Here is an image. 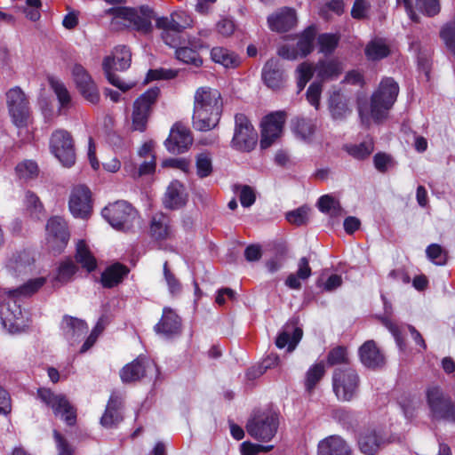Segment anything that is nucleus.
<instances>
[{"label":"nucleus","instance_id":"obj_1","mask_svg":"<svg viewBox=\"0 0 455 455\" xmlns=\"http://www.w3.org/2000/svg\"><path fill=\"white\" fill-rule=\"evenodd\" d=\"M106 15L112 16L110 25L113 29L132 28L143 34L152 31V20L162 30V38L171 47H176L180 43V34L190 26L183 12L172 13L170 17L156 18L153 8L141 5L138 9L132 7H112L105 11Z\"/></svg>","mask_w":455,"mask_h":455},{"label":"nucleus","instance_id":"obj_2","mask_svg":"<svg viewBox=\"0 0 455 455\" xmlns=\"http://www.w3.org/2000/svg\"><path fill=\"white\" fill-rule=\"evenodd\" d=\"M398 93L399 86L393 78L386 77L382 79L378 89L372 93L370 103H358V112L362 124L369 127L371 120L379 124L387 119Z\"/></svg>","mask_w":455,"mask_h":455},{"label":"nucleus","instance_id":"obj_3","mask_svg":"<svg viewBox=\"0 0 455 455\" xmlns=\"http://www.w3.org/2000/svg\"><path fill=\"white\" fill-rule=\"evenodd\" d=\"M223 108L220 92L209 86L199 87L194 95L193 126L198 131H210L220 122Z\"/></svg>","mask_w":455,"mask_h":455},{"label":"nucleus","instance_id":"obj_4","mask_svg":"<svg viewBox=\"0 0 455 455\" xmlns=\"http://www.w3.org/2000/svg\"><path fill=\"white\" fill-rule=\"evenodd\" d=\"M132 61V53L124 45L114 49L112 55L107 56L102 62V68L108 82L118 89L125 92L132 88V84L123 83L115 71H124L129 68Z\"/></svg>","mask_w":455,"mask_h":455},{"label":"nucleus","instance_id":"obj_5","mask_svg":"<svg viewBox=\"0 0 455 455\" xmlns=\"http://www.w3.org/2000/svg\"><path fill=\"white\" fill-rule=\"evenodd\" d=\"M426 396L432 419L455 422V403L440 387H428Z\"/></svg>","mask_w":455,"mask_h":455},{"label":"nucleus","instance_id":"obj_6","mask_svg":"<svg viewBox=\"0 0 455 455\" xmlns=\"http://www.w3.org/2000/svg\"><path fill=\"white\" fill-rule=\"evenodd\" d=\"M360 378L355 369L349 366L338 367L332 374V389L342 402L353 400L359 390Z\"/></svg>","mask_w":455,"mask_h":455},{"label":"nucleus","instance_id":"obj_7","mask_svg":"<svg viewBox=\"0 0 455 455\" xmlns=\"http://www.w3.org/2000/svg\"><path fill=\"white\" fill-rule=\"evenodd\" d=\"M102 216L117 230L127 231L140 224L137 211L125 201H116L105 207Z\"/></svg>","mask_w":455,"mask_h":455},{"label":"nucleus","instance_id":"obj_8","mask_svg":"<svg viewBox=\"0 0 455 455\" xmlns=\"http://www.w3.org/2000/svg\"><path fill=\"white\" fill-rule=\"evenodd\" d=\"M278 425V415L275 412L263 411L249 419L246 430L254 439L268 442L275 435Z\"/></svg>","mask_w":455,"mask_h":455},{"label":"nucleus","instance_id":"obj_9","mask_svg":"<svg viewBox=\"0 0 455 455\" xmlns=\"http://www.w3.org/2000/svg\"><path fill=\"white\" fill-rule=\"evenodd\" d=\"M38 398L52 408L53 413L60 418L68 426H74L76 422V411L67 397L61 394H55L51 389L42 387L37 390Z\"/></svg>","mask_w":455,"mask_h":455},{"label":"nucleus","instance_id":"obj_10","mask_svg":"<svg viewBox=\"0 0 455 455\" xmlns=\"http://www.w3.org/2000/svg\"><path fill=\"white\" fill-rule=\"evenodd\" d=\"M258 134L248 117L243 114H236L231 146L237 150L249 152L256 146Z\"/></svg>","mask_w":455,"mask_h":455},{"label":"nucleus","instance_id":"obj_11","mask_svg":"<svg viewBox=\"0 0 455 455\" xmlns=\"http://www.w3.org/2000/svg\"><path fill=\"white\" fill-rule=\"evenodd\" d=\"M159 92L156 87L151 88L134 101L132 114V131L142 132L146 130L151 108L155 104Z\"/></svg>","mask_w":455,"mask_h":455},{"label":"nucleus","instance_id":"obj_12","mask_svg":"<svg viewBox=\"0 0 455 455\" xmlns=\"http://www.w3.org/2000/svg\"><path fill=\"white\" fill-rule=\"evenodd\" d=\"M50 148L63 166L70 167L75 164L74 141L68 132L61 129L55 131L51 136Z\"/></svg>","mask_w":455,"mask_h":455},{"label":"nucleus","instance_id":"obj_13","mask_svg":"<svg viewBox=\"0 0 455 455\" xmlns=\"http://www.w3.org/2000/svg\"><path fill=\"white\" fill-rule=\"evenodd\" d=\"M7 106L13 124L17 127H26L30 119L28 100L20 87L10 89L6 93Z\"/></svg>","mask_w":455,"mask_h":455},{"label":"nucleus","instance_id":"obj_14","mask_svg":"<svg viewBox=\"0 0 455 455\" xmlns=\"http://www.w3.org/2000/svg\"><path fill=\"white\" fill-rule=\"evenodd\" d=\"M46 231L49 248L54 252L60 253L69 240L66 221L60 217H52L47 222Z\"/></svg>","mask_w":455,"mask_h":455},{"label":"nucleus","instance_id":"obj_15","mask_svg":"<svg viewBox=\"0 0 455 455\" xmlns=\"http://www.w3.org/2000/svg\"><path fill=\"white\" fill-rule=\"evenodd\" d=\"M286 114L284 111H277L267 116L262 121L260 146L262 148H269L273 142L280 137Z\"/></svg>","mask_w":455,"mask_h":455},{"label":"nucleus","instance_id":"obj_16","mask_svg":"<svg viewBox=\"0 0 455 455\" xmlns=\"http://www.w3.org/2000/svg\"><path fill=\"white\" fill-rule=\"evenodd\" d=\"M390 443L389 438L382 431L368 428L358 436V448L364 455H376L382 448Z\"/></svg>","mask_w":455,"mask_h":455},{"label":"nucleus","instance_id":"obj_17","mask_svg":"<svg viewBox=\"0 0 455 455\" xmlns=\"http://www.w3.org/2000/svg\"><path fill=\"white\" fill-rule=\"evenodd\" d=\"M261 78L267 88L273 91L283 89L286 83V75L281 61L276 58L269 59L263 66Z\"/></svg>","mask_w":455,"mask_h":455},{"label":"nucleus","instance_id":"obj_18","mask_svg":"<svg viewBox=\"0 0 455 455\" xmlns=\"http://www.w3.org/2000/svg\"><path fill=\"white\" fill-rule=\"evenodd\" d=\"M69 210L76 218L85 219L92 211L91 192L84 186H77L73 188L69 202Z\"/></svg>","mask_w":455,"mask_h":455},{"label":"nucleus","instance_id":"obj_19","mask_svg":"<svg viewBox=\"0 0 455 455\" xmlns=\"http://www.w3.org/2000/svg\"><path fill=\"white\" fill-rule=\"evenodd\" d=\"M192 141L189 130L180 124H175L171 129L164 145L170 153L181 154L188 148Z\"/></svg>","mask_w":455,"mask_h":455},{"label":"nucleus","instance_id":"obj_20","mask_svg":"<svg viewBox=\"0 0 455 455\" xmlns=\"http://www.w3.org/2000/svg\"><path fill=\"white\" fill-rule=\"evenodd\" d=\"M74 80L81 94L91 103L100 100L99 91L89 74L81 65H75L72 70Z\"/></svg>","mask_w":455,"mask_h":455},{"label":"nucleus","instance_id":"obj_21","mask_svg":"<svg viewBox=\"0 0 455 455\" xmlns=\"http://www.w3.org/2000/svg\"><path fill=\"white\" fill-rule=\"evenodd\" d=\"M149 370H154L156 373L158 372L153 362L146 358L138 357L121 370L120 377L123 382H133L146 376L147 371Z\"/></svg>","mask_w":455,"mask_h":455},{"label":"nucleus","instance_id":"obj_22","mask_svg":"<svg viewBox=\"0 0 455 455\" xmlns=\"http://www.w3.org/2000/svg\"><path fill=\"white\" fill-rule=\"evenodd\" d=\"M1 320L3 326L9 333L14 334L23 331L25 324L22 320V311L16 302L13 305L8 304L1 309Z\"/></svg>","mask_w":455,"mask_h":455},{"label":"nucleus","instance_id":"obj_23","mask_svg":"<svg viewBox=\"0 0 455 455\" xmlns=\"http://www.w3.org/2000/svg\"><path fill=\"white\" fill-rule=\"evenodd\" d=\"M297 22V17L293 9L284 7L271 14L267 18V24L272 31L286 32L291 29Z\"/></svg>","mask_w":455,"mask_h":455},{"label":"nucleus","instance_id":"obj_24","mask_svg":"<svg viewBox=\"0 0 455 455\" xmlns=\"http://www.w3.org/2000/svg\"><path fill=\"white\" fill-rule=\"evenodd\" d=\"M318 455H353V451L343 438L331 435L319 443Z\"/></svg>","mask_w":455,"mask_h":455},{"label":"nucleus","instance_id":"obj_25","mask_svg":"<svg viewBox=\"0 0 455 455\" xmlns=\"http://www.w3.org/2000/svg\"><path fill=\"white\" fill-rule=\"evenodd\" d=\"M188 201L184 186L178 180H172L164 194V204L166 208L176 210L183 207Z\"/></svg>","mask_w":455,"mask_h":455},{"label":"nucleus","instance_id":"obj_26","mask_svg":"<svg viewBox=\"0 0 455 455\" xmlns=\"http://www.w3.org/2000/svg\"><path fill=\"white\" fill-rule=\"evenodd\" d=\"M121 407L122 402L120 397L111 395L105 412L100 419V424L107 428L116 427L123 420Z\"/></svg>","mask_w":455,"mask_h":455},{"label":"nucleus","instance_id":"obj_27","mask_svg":"<svg viewBox=\"0 0 455 455\" xmlns=\"http://www.w3.org/2000/svg\"><path fill=\"white\" fill-rule=\"evenodd\" d=\"M34 259L28 251L14 253L9 258L6 268L15 275H26L31 272Z\"/></svg>","mask_w":455,"mask_h":455},{"label":"nucleus","instance_id":"obj_28","mask_svg":"<svg viewBox=\"0 0 455 455\" xmlns=\"http://www.w3.org/2000/svg\"><path fill=\"white\" fill-rule=\"evenodd\" d=\"M180 330V319L171 308L165 307L159 323L155 326V331L166 337L179 333Z\"/></svg>","mask_w":455,"mask_h":455},{"label":"nucleus","instance_id":"obj_29","mask_svg":"<svg viewBox=\"0 0 455 455\" xmlns=\"http://www.w3.org/2000/svg\"><path fill=\"white\" fill-rule=\"evenodd\" d=\"M361 362L368 368H377L384 364V356L373 340L364 342L360 349Z\"/></svg>","mask_w":455,"mask_h":455},{"label":"nucleus","instance_id":"obj_30","mask_svg":"<svg viewBox=\"0 0 455 455\" xmlns=\"http://www.w3.org/2000/svg\"><path fill=\"white\" fill-rule=\"evenodd\" d=\"M302 335L303 331L300 328L287 324L276 338L275 345L279 348H283L287 346V350L291 352L300 341Z\"/></svg>","mask_w":455,"mask_h":455},{"label":"nucleus","instance_id":"obj_31","mask_svg":"<svg viewBox=\"0 0 455 455\" xmlns=\"http://www.w3.org/2000/svg\"><path fill=\"white\" fill-rule=\"evenodd\" d=\"M62 325L65 336L70 341H76L85 335L88 331V326L84 321L70 316L64 317Z\"/></svg>","mask_w":455,"mask_h":455},{"label":"nucleus","instance_id":"obj_32","mask_svg":"<svg viewBox=\"0 0 455 455\" xmlns=\"http://www.w3.org/2000/svg\"><path fill=\"white\" fill-rule=\"evenodd\" d=\"M46 282L44 277L30 279L16 289L5 290L4 292L12 299L28 297L36 293Z\"/></svg>","mask_w":455,"mask_h":455},{"label":"nucleus","instance_id":"obj_33","mask_svg":"<svg viewBox=\"0 0 455 455\" xmlns=\"http://www.w3.org/2000/svg\"><path fill=\"white\" fill-rule=\"evenodd\" d=\"M128 272L125 266L116 263L102 273L101 283L104 287L112 288L121 283Z\"/></svg>","mask_w":455,"mask_h":455},{"label":"nucleus","instance_id":"obj_34","mask_svg":"<svg viewBox=\"0 0 455 455\" xmlns=\"http://www.w3.org/2000/svg\"><path fill=\"white\" fill-rule=\"evenodd\" d=\"M151 235L156 240H164L170 236V219L163 214H156L151 220L150 224Z\"/></svg>","mask_w":455,"mask_h":455},{"label":"nucleus","instance_id":"obj_35","mask_svg":"<svg viewBox=\"0 0 455 455\" xmlns=\"http://www.w3.org/2000/svg\"><path fill=\"white\" fill-rule=\"evenodd\" d=\"M212 60L227 68H234L239 66L240 58L235 52L223 48L214 47L211 51Z\"/></svg>","mask_w":455,"mask_h":455},{"label":"nucleus","instance_id":"obj_36","mask_svg":"<svg viewBox=\"0 0 455 455\" xmlns=\"http://www.w3.org/2000/svg\"><path fill=\"white\" fill-rule=\"evenodd\" d=\"M76 261L85 268L88 272L93 271L97 267L95 257L91 252L88 245L81 240L76 243Z\"/></svg>","mask_w":455,"mask_h":455},{"label":"nucleus","instance_id":"obj_37","mask_svg":"<svg viewBox=\"0 0 455 455\" xmlns=\"http://www.w3.org/2000/svg\"><path fill=\"white\" fill-rule=\"evenodd\" d=\"M316 32V28L312 25L307 27L299 36L296 49L300 57H306L313 51Z\"/></svg>","mask_w":455,"mask_h":455},{"label":"nucleus","instance_id":"obj_38","mask_svg":"<svg viewBox=\"0 0 455 455\" xmlns=\"http://www.w3.org/2000/svg\"><path fill=\"white\" fill-rule=\"evenodd\" d=\"M15 172L20 180L29 181L38 176L39 168L36 162L24 160L17 164Z\"/></svg>","mask_w":455,"mask_h":455},{"label":"nucleus","instance_id":"obj_39","mask_svg":"<svg viewBox=\"0 0 455 455\" xmlns=\"http://www.w3.org/2000/svg\"><path fill=\"white\" fill-rule=\"evenodd\" d=\"M317 77L322 80L332 79L336 77L341 71L339 64L336 61H319L315 68Z\"/></svg>","mask_w":455,"mask_h":455},{"label":"nucleus","instance_id":"obj_40","mask_svg":"<svg viewBox=\"0 0 455 455\" xmlns=\"http://www.w3.org/2000/svg\"><path fill=\"white\" fill-rule=\"evenodd\" d=\"M317 206L322 212L326 213L331 217H338L343 214V210L339 203L328 195L323 196L319 198Z\"/></svg>","mask_w":455,"mask_h":455},{"label":"nucleus","instance_id":"obj_41","mask_svg":"<svg viewBox=\"0 0 455 455\" xmlns=\"http://www.w3.org/2000/svg\"><path fill=\"white\" fill-rule=\"evenodd\" d=\"M293 132L300 140L309 141L315 132V124L311 120L299 118L294 123Z\"/></svg>","mask_w":455,"mask_h":455},{"label":"nucleus","instance_id":"obj_42","mask_svg":"<svg viewBox=\"0 0 455 455\" xmlns=\"http://www.w3.org/2000/svg\"><path fill=\"white\" fill-rule=\"evenodd\" d=\"M388 54L389 49L382 40H372L365 47V55L370 60H379Z\"/></svg>","mask_w":455,"mask_h":455},{"label":"nucleus","instance_id":"obj_43","mask_svg":"<svg viewBox=\"0 0 455 455\" xmlns=\"http://www.w3.org/2000/svg\"><path fill=\"white\" fill-rule=\"evenodd\" d=\"M330 109L333 118L343 119L352 113L347 102L339 95H334L331 98Z\"/></svg>","mask_w":455,"mask_h":455},{"label":"nucleus","instance_id":"obj_44","mask_svg":"<svg viewBox=\"0 0 455 455\" xmlns=\"http://www.w3.org/2000/svg\"><path fill=\"white\" fill-rule=\"evenodd\" d=\"M346 150L354 158L362 160L373 152L374 144L371 140H367L356 145L347 146Z\"/></svg>","mask_w":455,"mask_h":455},{"label":"nucleus","instance_id":"obj_45","mask_svg":"<svg viewBox=\"0 0 455 455\" xmlns=\"http://www.w3.org/2000/svg\"><path fill=\"white\" fill-rule=\"evenodd\" d=\"M175 54L179 60L186 64H191L195 67H200L203 64V60L199 54L192 48L180 47L176 50Z\"/></svg>","mask_w":455,"mask_h":455},{"label":"nucleus","instance_id":"obj_46","mask_svg":"<svg viewBox=\"0 0 455 455\" xmlns=\"http://www.w3.org/2000/svg\"><path fill=\"white\" fill-rule=\"evenodd\" d=\"M50 85L58 98L60 108H68L71 101V97L65 84L60 80L51 78Z\"/></svg>","mask_w":455,"mask_h":455},{"label":"nucleus","instance_id":"obj_47","mask_svg":"<svg viewBox=\"0 0 455 455\" xmlns=\"http://www.w3.org/2000/svg\"><path fill=\"white\" fill-rule=\"evenodd\" d=\"M325 370L323 363L313 365L307 372L305 386L307 391H312L316 383L324 375Z\"/></svg>","mask_w":455,"mask_h":455},{"label":"nucleus","instance_id":"obj_48","mask_svg":"<svg viewBox=\"0 0 455 455\" xmlns=\"http://www.w3.org/2000/svg\"><path fill=\"white\" fill-rule=\"evenodd\" d=\"M163 272L164 278L165 280L170 294H172V296H177L180 294L182 285L179 279L176 277V275L169 268L167 261L164 263Z\"/></svg>","mask_w":455,"mask_h":455},{"label":"nucleus","instance_id":"obj_49","mask_svg":"<svg viewBox=\"0 0 455 455\" xmlns=\"http://www.w3.org/2000/svg\"><path fill=\"white\" fill-rule=\"evenodd\" d=\"M339 37L335 34H321L317 38L320 52L324 54L331 53L338 45Z\"/></svg>","mask_w":455,"mask_h":455},{"label":"nucleus","instance_id":"obj_50","mask_svg":"<svg viewBox=\"0 0 455 455\" xmlns=\"http://www.w3.org/2000/svg\"><path fill=\"white\" fill-rule=\"evenodd\" d=\"M296 72L298 92H300L305 88L307 82L312 78L314 69L310 64L304 62L298 66Z\"/></svg>","mask_w":455,"mask_h":455},{"label":"nucleus","instance_id":"obj_51","mask_svg":"<svg viewBox=\"0 0 455 455\" xmlns=\"http://www.w3.org/2000/svg\"><path fill=\"white\" fill-rule=\"evenodd\" d=\"M440 36L447 49L455 56V19L442 28Z\"/></svg>","mask_w":455,"mask_h":455},{"label":"nucleus","instance_id":"obj_52","mask_svg":"<svg viewBox=\"0 0 455 455\" xmlns=\"http://www.w3.org/2000/svg\"><path fill=\"white\" fill-rule=\"evenodd\" d=\"M426 253L427 258L436 265H444L447 261V253L437 243H432L427 247Z\"/></svg>","mask_w":455,"mask_h":455},{"label":"nucleus","instance_id":"obj_53","mask_svg":"<svg viewBox=\"0 0 455 455\" xmlns=\"http://www.w3.org/2000/svg\"><path fill=\"white\" fill-rule=\"evenodd\" d=\"M77 271V267L71 260L68 259L60 264L58 269L56 279L61 283H67L71 280L72 276Z\"/></svg>","mask_w":455,"mask_h":455},{"label":"nucleus","instance_id":"obj_54","mask_svg":"<svg viewBox=\"0 0 455 455\" xmlns=\"http://www.w3.org/2000/svg\"><path fill=\"white\" fill-rule=\"evenodd\" d=\"M197 174L201 178L207 177L212 171V158L208 153H201L196 156Z\"/></svg>","mask_w":455,"mask_h":455},{"label":"nucleus","instance_id":"obj_55","mask_svg":"<svg viewBox=\"0 0 455 455\" xmlns=\"http://www.w3.org/2000/svg\"><path fill=\"white\" fill-rule=\"evenodd\" d=\"M308 212L309 209L307 207H299L295 211L289 212L286 214V220L292 224L300 226L307 223L308 220Z\"/></svg>","mask_w":455,"mask_h":455},{"label":"nucleus","instance_id":"obj_56","mask_svg":"<svg viewBox=\"0 0 455 455\" xmlns=\"http://www.w3.org/2000/svg\"><path fill=\"white\" fill-rule=\"evenodd\" d=\"M416 7L427 16H434L440 12L439 0H416Z\"/></svg>","mask_w":455,"mask_h":455},{"label":"nucleus","instance_id":"obj_57","mask_svg":"<svg viewBox=\"0 0 455 455\" xmlns=\"http://www.w3.org/2000/svg\"><path fill=\"white\" fill-rule=\"evenodd\" d=\"M327 363L329 365L347 364V350L342 347H337L331 349L327 356Z\"/></svg>","mask_w":455,"mask_h":455},{"label":"nucleus","instance_id":"obj_58","mask_svg":"<svg viewBox=\"0 0 455 455\" xmlns=\"http://www.w3.org/2000/svg\"><path fill=\"white\" fill-rule=\"evenodd\" d=\"M216 29L222 36L228 37L235 30V20L229 17H223L217 22Z\"/></svg>","mask_w":455,"mask_h":455},{"label":"nucleus","instance_id":"obj_59","mask_svg":"<svg viewBox=\"0 0 455 455\" xmlns=\"http://www.w3.org/2000/svg\"><path fill=\"white\" fill-rule=\"evenodd\" d=\"M371 4L368 0H355L351 10L354 19L361 20L367 17Z\"/></svg>","mask_w":455,"mask_h":455},{"label":"nucleus","instance_id":"obj_60","mask_svg":"<svg viewBox=\"0 0 455 455\" xmlns=\"http://www.w3.org/2000/svg\"><path fill=\"white\" fill-rule=\"evenodd\" d=\"M380 320L382 324L392 333L400 349H403L404 341L402 337L399 327L395 323H394L388 317H381Z\"/></svg>","mask_w":455,"mask_h":455},{"label":"nucleus","instance_id":"obj_61","mask_svg":"<svg viewBox=\"0 0 455 455\" xmlns=\"http://www.w3.org/2000/svg\"><path fill=\"white\" fill-rule=\"evenodd\" d=\"M177 72L172 69H150L147 74L146 82H150L158 79H172L174 78Z\"/></svg>","mask_w":455,"mask_h":455},{"label":"nucleus","instance_id":"obj_62","mask_svg":"<svg viewBox=\"0 0 455 455\" xmlns=\"http://www.w3.org/2000/svg\"><path fill=\"white\" fill-rule=\"evenodd\" d=\"M322 92V85L319 83H313L307 91V100L316 109L319 107V100Z\"/></svg>","mask_w":455,"mask_h":455},{"label":"nucleus","instance_id":"obj_63","mask_svg":"<svg viewBox=\"0 0 455 455\" xmlns=\"http://www.w3.org/2000/svg\"><path fill=\"white\" fill-rule=\"evenodd\" d=\"M53 436L57 443L58 455H72L71 446L57 430L53 431Z\"/></svg>","mask_w":455,"mask_h":455},{"label":"nucleus","instance_id":"obj_64","mask_svg":"<svg viewBox=\"0 0 455 455\" xmlns=\"http://www.w3.org/2000/svg\"><path fill=\"white\" fill-rule=\"evenodd\" d=\"M239 198L243 207H250L255 202L254 191L249 186H243Z\"/></svg>","mask_w":455,"mask_h":455}]
</instances>
